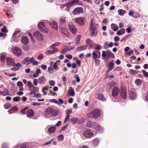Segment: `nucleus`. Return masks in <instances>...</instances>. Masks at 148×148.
<instances>
[{
  "label": "nucleus",
  "instance_id": "f257e3e1",
  "mask_svg": "<svg viewBox=\"0 0 148 148\" xmlns=\"http://www.w3.org/2000/svg\"><path fill=\"white\" fill-rule=\"evenodd\" d=\"M101 114V112L100 110L99 109H97L88 113L87 114V116L90 119H97L100 116Z\"/></svg>",
  "mask_w": 148,
  "mask_h": 148
},
{
  "label": "nucleus",
  "instance_id": "f03ea898",
  "mask_svg": "<svg viewBox=\"0 0 148 148\" xmlns=\"http://www.w3.org/2000/svg\"><path fill=\"white\" fill-rule=\"evenodd\" d=\"M90 36L93 37L96 35L98 33V31L95 25L93 24L92 20L90 23Z\"/></svg>",
  "mask_w": 148,
  "mask_h": 148
},
{
  "label": "nucleus",
  "instance_id": "7ed1b4c3",
  "mask_svg": "<svg viewBox=\"0 0 148 148\" xmlns=\"http://www.w3.org/2000/svg\"><path fill=\"white\" fill-rule=\"evenodd\" d=\"M129 97L132 100L135 99L137 97L136 92L135 90H130L129 91Z\"/></svg>",
  "mask_w": 148,
  "mask_h": 148
},
{
  "label": "nucleus",
  "instance_id": "20e7f679",
  "mask_svg": "<svg viewBox=\"0 0 148 148\" xmlns=\"http://www.w3.org/2000/svg\"><path fill=\"white\" fill-rule=\"evenodd\" d=\"M120 90L117 86L114 87L112 91V96L114 98L117 96L119 93Z\"/></svg>",
  "mask_w": 148,
  "mask_h": 148
},
{
  "label": "nucleus",
  "instance_id": "39448f33",
  "mask_svg": "<svg viewBox=\"0 0 148 148\" xmlns=\"http://www.w3.org/2000/svg\"><path fill=\"white\" fill-rule=\"evenodd\" d=\"M120 95L121 97L123 99H125L126 98V91L125 87L122 86L120 92Z\"/></svg>",
  "mask_w": 148,
  "mask_h": 148
},
{
  "label": "nucleus",
  "instance_id": "423d86ee",
  "mask_svg": "<svg viewBox=\"0 0 148 148\" xmlns=\"http://www.w3.org/2000/svg\"><path fill=\"white\" fill-rule=\"evenodd\" d=\"M67 21V18L66 16H62L61 17L59 20V23L60 25L65 24Z\"/></svg>",
  "mask_w": 148,
  "mask_h": 148
},
{
  "label": "nucleus",
  "instance_id": "0eeeda50",
  "mask_svg": "<svg viewBox=\"0 0 148 148\" xmlns=\"http://www.w3.org/2000/svg\"><path fill=\"white\" fill-rule=\"evenodd\" d=\"M34 35L35 37L38 40H42L43 39V37L40 33L38 32H34Z\"/></svg>",
  "mask_w": 148,
  "mask_h": 148
},
{
  "label": "nucleus",
  "instance_id": "6e6552de",
  "mask_svg": "<svg viewBox=\"0 0 148 148\" xmlns=\"http://www.w3.org/2000/svg\"><path fill=\"white\" fill-rule=\"evenodd\" d=\"M83 9L81 7H78L75 8L73 11V13L74 14H78L83 13Z\"/></svg>",
  "mask_w": 148,
  "mask_h": 148
},
{
  "label": "nucleus",
  "instance_id": "1a4fd4ad",
  "mask_svg": "<svg viewBox=\"0 0 148 148\" xmlns=\"http://www.w3.org/2000/svg\"><path fill=\"white\" fill-rule=\"evenodd\" d=\"M6 61L8 65L9 66H14L15 62L12 59L8 57L6 58Z\"/></svg>",
  "mask_w": 148,
  "mask_h": 148
},
{
  "label": "nucleus",
  "instance_id": "9d476101",
  "mask_svg": "<svg viewBox=\"0 0 148 148\" xmlns=\"http://www.w3.org/2000/svg\"><path fill=\"white\" fill-rule=\"evenodd\" d=\"M95 96L99 100L103 101L106 100V99L104 97V95L102 94L97 93L96 94Z\"/></svg>",
  "mask_w": 148,
  "mask_h": 148
},
{
  "label": "nucleus",
  "instance_id": "9b49d317",
  "mask_svg": "<svg viewBox=\"0 0 148 148\" xmlns=\"http://www.w3.org/2000/svg\"><path fill=\"white\" fill-rule=\"evenodd\" d=\"M21 49L18 47L15 48L13 50V53L17 56H20L21 54Z\"/></svg>",
  "mask_w": 148,
  "mask_h": 148
},
{
  "label": "nucleus",
  "instance_id": "f8f14e48",
  "mask_svg": "<svg viewBox=\"0 0 148 148\" xmlns=\"http://www.w3.org/2000/svg\"><path fill=\"white\" fill-rule=\"evenodd\" d=\"M84 136L87 138H90L93 135V133L89 130H87L83 134Z\"/></svg>",
  "mask_w": 148,
  "mask_h": 148
},
{
  "label": "nucleus",
  "instance_id": "ddd939ff",
  "mask_svg": "<svg viewBox=\"0 0 148 148\" xmlns=\"http://www.w3.org/2000/svg\"><path fill=\"white\" fill-rule=\"evenodd\" d=\"M49 24L50 25L52 28L56 30H57L58 28L57 23L53 21L51 22H49Z\"/></svg>",
  "mask_w": 148,
  "mask_h": 148
},
{
  "label": "nucleus",
  "instance_id": "4468645a",
  "mask_svg": "<svg viewBox=\"0 0 148 148\" xmlns=\"http://www.w3.org/2000/svg\"><path fill=\"white\" fill-rule=\"evenodd\" d=\"M69 27L71 31L73 34H75L76 32L77 29L73 25H69Z\"/></svg>",
  "mask_w": 148,
  "mask_h": 148
},
{
  "label": "nucleus",
  "instance_id": "2eb2a0df",
  "mask_svg": "<svg viewBox=\"0 0 148 148\" xmlns=\"http://www.w3.org/2000/svg\"><path fill=\"white\" fill-rule=\"evenodd\" d=\"M22 43L25 45H27L29 42L28 38L26 36H23L22 37L21 40Z\"/></svg>",
  "mask_w": 148,
  "mask_h": 148
},
{
  "label": "nucleus",
  "instance_id": "dca6fc26",
  "mask_svg": "<svg viewBox=\"0 0 148 148\" xmlns=\"http://www.w3.org/2000/svg\"><path fill=\"white\" fill-rule=\"evenodd\" d=\"M27 116L28 117H30L33 116L34 114V110L32 109H29L26 112Z\"/></svg>",
  "mask_w": 148,
  "mask_h": 148
},
{
  "label": "nucleus",
  "instance_id": "f3484780",
  "mask_svg": "<svg viewBox=\"0 0 148 148\" xmlns=\"http://www.w3.org/2000/svg\"><path fill=\"white\" fill-rule=\"evenodd\" d=\"M76 22L80 25H82L84 24V22L83 18L80 17L76 19Z\"/></svg>",
  "mask_w": 148,
  "mask_h": 148
},
{
  "label": "nucleus",
  "instance_id": "a211bd4d",
  "mask_svg": "<svg viewBox=\"0 0 148 148\" xmlns=\"http://www.w3.org/2000/svg\"><path fill=\"white\" fill-rule=\"evenodd\" d=\"M18 110V107L17 106H15L11 108L8 111L9 114H12L17 112Z\"/></svg>",
  "mask_w": 148,
  "mask_h": 148
},
{
  "label": "nucleus",
  "instance_id": "6ab92c4d",
  "mask_svg": "<svg viewBox=\"0 0 148 148\" xmlns=\"http://www.w3.org/2000/svg\"><path fill=\"white\" fill-rule=\"evenodd\" d=\"M45 82V79L44 76L40 77L38 79V82L40 84H42Z\"/></svg>",
  "mask_w": 148,
  "mask_h": 148
},
{
  "label": "nucleus",
  "instance_id": "aec40b11",
  "mask_svg": "<svg viewBox=\"0 0 148 148\" xmlns=\"http://www.w3.org/2000/svg\"><path fill=\"white\" fill-rule=\"evenodd\" d=\"M93 128L97 131H101L103 130L102 127L97 124H95Z\"/></svg>",
  "mask_w": 148,
  "mask_h": 148
},
{
  "label": "nucleus",
  "instance_id": "412c9836",
  "mask_svg": "<svg viewBox=\"0 0 148 148\" xmlns=\"http://www.w3.org/2000/svg\"><path fill=\"white\" fill-rule=\"evenodd\" d=\"M99 143V141L98 139L95 138L94 139L92 142V144L93 146L94 147H96L97 146Z\"/></svg>",
  "mask_w": 148,
  "mask_h": 148
},
{
  "label": "nucleus",
  "instance_id": "4be33fe9",
  "mask_svg": "<svg viewBox=\"0 0 148 148\" xmlns=\"http://www.w3.org/2000/svg\"><path fill=\"white\" fill-rule=\"evenodd\" d=\"M52 108L51 107H48L45 110V113L46 114H51V112L52 111Z\"/></svg>",
  "mask_w": 148,
  "mask_h": 148
},
{
  "label": "nucleus",
  "instance_id": "5701e85b",
  "mask_svg": "<svg viewBox=\"0 0 148 148\" xmlns=\"http://www.w3.org/2000/svg\"><path fill=\"white\" fill-rule=\"evenodd\" d=\"M107 53L108 55V58L110 57L112 58H113L114 57V54L111 52V51L109 50H107Z\"/></svg>",
  "mask_w": 148,
  "mask_h": 148
},
{
  "label": "nucleus",
  "instance_id": "b1692460",
  "mask_svg": "<svg viewBox=\"0 0 148 148\" xmlns=\"http://www.w3.org/2000/svg\"><path fill=\"white\" fill-rule=\"evenodd\" d=\"M81 38V36H79L76 37L75 41V44L76 45L78 46L79 45Z\"/></svg>",
  "mask_w": 148,
  "mask_h": 148
},
{
  "label": "nucleus",
  "instance_id": "393cba45",
  "mask_svg": "<svg viewBox=\"0 0 148 148\" xmlns=\"http://www.w3.org/2000/svg\"><path fill=\"white\" fill-rule=\"evenodd\" d=\"M56 129L55 126H51L49 128L48 130V132L50 134L54 132Z\"/></svg>",
  "mask_w": 148,
  "mask_h": 148
},
{
  "label": "nucleus",
  "instance_id": "a878e982",
  "mask_svg": "<svg viewBox=\"0 0 148 148\" xmlns=\"http://www.w3.org/2000/svg\"><path fill=\"white\" fill-rule=\"evenodd\" d=\"M68 93L69 95L71 96H74L75 95V93L74 91V89H72V90L69 89L68 91Z\"/></svg>",
  "mask_w": 148,
  "mask_h": 148
},
{
  "label": "nucleus",
  "instance_id": "bb28decb",
  "mask_svg": "<svg viewBox=\"0 0 148 148\" xmlns=\"http://www.w3.org/2000/svg\"><path fill=\"white\" fill-rule=\"evenodd\" d=\"M114 66V63L113 62H111L109 63L108 65V69H109V70L108 71V72H109V71L112 70V69L113 68Z\"/></svg>",
  "mask_w": 148,
  "mask_h": 148
},
{
  "label": "nucleus",
  "instance_id": "cd10ccee",
  "mask_svg": "<svg viewBox=\"0 0 148 148\" xmlns=\"http://www.w3.org/2000/svg\"><path fill=\"white\" fill-rule=\"evenodd\" d=\"M86 49L87 47L86 46H83L77 47V49L78 51H81L86 50Z\"/></svg>",
  "mask_w": 148,
  "mask_h": 148
},
{
  "label": "nucleus",
  "instance_id": "c85d7f7f",
  "mask_svg": "<svg viewBox=\"0 0 148 148\" xmlns=\"http://www.w3.org/2000/svg\"><path fill=\"white\" fill-rule=\"evenodd\" d=\"M118 12L119 15H123L126 12V10L122 9H119L118 10Z\"/></svg>",
  "mask_w": 148,
  "mask_h": 148
},
{
  "label": "nucleus",
  "instance_id": "c756f323",
  "mask_svg": "<svg viewBox=\"0 0 148 148\" xmlns=\"http://www.w3.org/2000/svg\"><path fill=\"white\" fill-rule=\"evenodd\" d=\"M107 54V51L106 52L105 51H102V58L104 59H106L108 58V56H107L106 54Z\"/></svg>",
  "mask_w": 148,
  "mask_h": 148
},
{
  "label": "nucleus",
  "instance_id": "7c9ffc66",
  "mask_svg": "<svg viewBox=\"0 0 148 148\" xmlns=\"http://www.w3.org/2000/svg\"><path fill=\"white\" fill-rule=\"evenodd\" d=\"M27 62L28 63H27V64L28 65L29 62V57H27L24 60H23L22 61V63L23 64H25Z\"/></svg>",
  "mask_w": 148,
  "mask_h": 148
},
{
  "label": "nucleus",
  "instance_id": "2f4dec72",
  "mask_svg": "<svg viewBox=\"0 0 148 148\" xmlns=\"http://www.w3.org/2000/svg\"><path fill=\"white\" fill-rule=\"evenodd\" d=\"M94 125H95V123H93L92 122H88V123H87V124H86L87 126L88 127H92L93 128Z\"/></svg>",
  "mask_w": 148,
  "mask_h": 148
},
{
  "label": "nucleus",
  "instance_id": "473e14b6",
  "mask_svg": "<svg viewBox=\"0 0 148 148\" xmlns=\"http://www.w3.org/2000/svg\"><path fill=\"white\" fill-rule=\"evenodd\" d=\"M4 106L5 108L8 109L11 107V105L10 103H8L5 104Z\"/></svg>",
  "mask_w": 148,
  "mask_h": 148
},
{
  "label": "nucleus",
  "instance_id": "72a5a7b5",
  "mask_svg": "<svg viewBox=\"0 0 148 148\" xmlns=\"http://www.w3.org/2000/svg\"><path fill=\"white\" fill-rule=\"evenodd\" d=\"M40 30L42 32L45 33H47L48 32V30L47 28H46L45 26L40 29Z\"/></svg>",
  "mask_w": 148,
  "mask_h": 148
},
{
  "label": "nucleus",
  "instance_id": "f704fd0d",
  "mask_svg": "<svg viewBox=\"0 0 148 148\" xmlns=\"http://www.w3.org/2000/svg\"><path fill=\"white\" fill-rule=\"evenodd\" d=\"M45 26V25L44 24V23L42 22L40 23L38 25V27L40 29L43 28V27Z\"/></svg>",
  "mask_w": 148,
  "mask_h": 148
},
{
  "label": "nucleus",
  "instance_id": "c9c22d12",
  "mask_svg": "<svg viewBox=\"0 0 148 148\" xmlns=\"http://www.w3.org/2000/svg\"><path fill=\"white\" fill-rule=\"evenodd\" d=\"M60 44V42H56L54 44H52L50 47L51 49H53L56 46H57L58 45H59Z\"/></svg>",
  "mask_w": 148,
  "mask_h": 148
},
{
  "label": "nucleus",
  "instance_id": "e433bc0d",
  "mask_svg": "<svg viewBox=\"0 0 148 148\" xmlns=\"http://www.w3.org/2000/svg\"><path fill=\"white\" fill-rule=\"evenodd\" d=\"M135 82L137 85H138L141 84L142 81L141 79H137L135 80Z\"/></svg>",
  "mask_w": 148,
  "mask_h": 148
},
{
  "label": "nucleus",
  "instance_id": "4c0bfd02",
  "mask_svg": "<svg viewBox=\"0 0 148 148\" xmlns=\"http://www.w3.org/2000/svg\"><path fill=\"white\" fill-rule=\"evenodd\" d=\"M101 45L99 44H97L95 46L94 49L97 50H101Z\"/></svg>",
  "mask_w": 148,
  "mask_h": 148
},
{
  "label": "nucleus",
  "instance_id": "58836bf2",
  "mask_svg": "<svg viewBox=\"0 0 148 148\" xmlns=\"http://www.w3.org/2000/svg\"><path fill=\"white\" fill-rule=\"evenodd\" d=\"M86 44L88 45H91L92 43V40L88 38L86 41Z\"/></svg>",
  "mask_w": 148,
  "mask_h": 148
},
{
  "label": "nucleus",
  "instance_id": "ea45409f",
  "mask_svg": "<svg viewBox=\"0 0 148 148\" xmlns=\"http://www.w3.org/2000/svg\"><path fill=\"white\" fill-rule=\"evenodd\" d=\"M21 100V98L19 96L14 97L13 98V101H14L17 102Z\"/></svg>",
  "mask_w": 148,
  "mask_h": 148
},
{
  "label": "nucleus",
  "instance_id": "a19ab883",
  "mask_svg": "<svg viewBox=\"0 0 148 148\" xmlns=\"http://www.w3.org/2000/svg\"><path fill=\"white\" fill-rule=\"evenodd\" d=\"M1 31L4 33H7L8 32L5 26H4L1 29Z\"/></svg>",
  "mask_w": 148,
  "mask_h": 148
},
{
  "label": "nucleus",
  "instance_id": "79ce46f5",
  "mask_svg": "<svg viewBox=\"0 0 148 148\" xmlns=\"http://www.w3.org/2000/svg\"><path fill=\"white\" fill-rule=\"evenodd\" d=\"M129 72L132 75L136 74L137 73V71H135L132 69H130L129 71Z\"/></svg>",
  "mask_w": 148,
  "mask_h": 148
},
{
  "label": "nucleus",
  "instance_id": "37998d69",
  "mask_svg": "<svg viewBox=\"0 0 148 148\" xmlns=\"http://www.w3.org/2000/svg\"><path fill=\"white\" fill-rule=\"evenodd\" d=\"M51 114L53 116H56L57 114V112L56 110H54L52 109V111L51 112Z\"/></svg>",
  "mask_w": 148,
  "mask_h": 148
},
{
  "label": "nucleus",
  "instance_id": "c03bdc74",
  "mask_svg": "<svg viewBox=\"0 0 148 148\" xmlns=\"http://www.w3.org/2000/svg\"><path fill=\"white\" fill-rule=\"evenodd\" d=\"M27 86L30 88H32V87H33V85L31 82L28 81L27 83Z\"/></svg>",
  "mask_w": 148,
  "mask_h": 148
},
{
  "label": "nucleus",
  "instance_id": "a18cd8bd",
  "mask_svg": "<svg viewBox=\"0 0 148 148\" xmlns=\"http://www.w3.org/2000/svg\"><path fill=\"white\" fill-rule=\"evenodd\" d=\"M142 72L143 73L144 76L148 78V73L147 72L144 70H142Z\"/></svg>",
  "mask_w": 148,
  "mask_h": 148
},
{
  "label": "nucleus",
  "instance_id": "49530a36",
  "mask_svg": "<svg viewBox=\"0 0 148 148\" xmlns=\"http://www.w3.org/2000/svg\"><path fill=\"white\" fill-rule=\"evenodd\" d=\"M5 57L4 55H2L1 56V61L2 62H4L5 61Z\"/></svg>",
  "mask_w": 148,
  "mask_h": 148
},
{
  "label": "nucleus",
  "instance_id": "de8ad7c7",
  "mask_svg": "<svg viewBox=\"0 0 148 148\" xmlns=\"http://www.w3.org/2000/svg\"><path fill=\"white\" fill-rule=\"evenodd\" d=\"M92 55L94 60L95 59L97 58V54L95 52L93 51L92 53Z\"/></svg>",
  "mask_w": 148,
  "mask_h": 148
},
{
  "label": "nucleus",
  "instance_id": "09e8293b",
  "mask_svg": "<svg viewBox=\"0 0 148 148\" xmlns=\"http://www.w3.org/2000/svg\"><path fill=\"white\" fill-rule=\"evenodd\" d=\"M77 121L78 119L77 118H74L71 120V121L73 124H75Z\"/></svg>",
  "mask_w": 148,
  "mask_h": 148
},
{
  "label": "nucleus",
  "instance_id": "8fccbe9b",
  "mask_svg": "<svg viewBox=\"0 0 148 148\" xmlns=\"http://www.w3.org/2000/svg\"><path fill=\"white\" fill-rule=\"evenodd\" d=\"M6 14L8 16L10 17H13V16L12 15L11 13H9L8 10H7V11Z\"/></svg>",
  "mask_w": 148,
  "mask_h": 148
},
{
  "label": "nucleus",
  "instance_id": "3c124183",
  "mask_svg": "<svg viewBox=\"0 0 148 148\" xmlns=\"http://www.w3.org/2000/svg\"><path fill=\"white\" fill-rule=\"evenodd\" d=\"M32 90L33 91H34V92H37L38 90V88L36 87L33 86V87H32Z\"/></svg>",
  "mask_w": 148,
  "mask_h": 148
},
{
  "label": "nucleus",
  "instance_id": "603ef678",
  "mask_svg": "<svg viewBox=\"0 0 148 148\" xmlns=\"http://www.w3.org/2000/svg\"><path fill=\"white\" fill-rule=\"evenodd\" d=\"M38 79H35L33 81V84L34 86H37L38 85Z\"/></svg>",
  "mask_w": 148,
  "mask_h": 148
},
{
  "label": "nucleus",
  "instance_id": "864d4df0",
  "mask_svg": "<svg viewBox=\"0 0 148 148\" xmlns=\"http://www.w3.org/2000/svg\"><path fill=\"white\" fill-rule=\"evenodd\" d=\"M50 85L52 86H54L55 84V82L53 80H51L49 82Z\"/></svg>",
  "mask_w": 148,
  "mask_h": 148
},
{
  "label": "nucleus",
  "instance_id": "5fc2aeb1",
  "mask_svg": "<svg viewBox=\"0 0 148 148\" xmlns=\"http://www.w3.org/2000/svg\"><path fill=\"white\" fill-rule=\"evenodd\" d=\"M4 93H3V95H1L3 96H5V95H9V92L8 89L7 90H5Z\"/></svg>",
  "mask_w": 148,
  "mask_h": 148
},
{
  "label": "nucleus",
  "instance_id": "6e6d98bb",
  "mask_svg": "<svg viewBox=\"0 0 148 148\" xmlns=\"http://www.w3.org/2000/svg\"><path fill=\"white\" fill-rule=\"evenodd\" d=\"M28 108L27 107L25 108L24 109L21 110V112L23 114H25L26 111V110Z\"/></svg>",
  "mask_w": 148,
  "mask_h": 148
},
{
  "label": "nucleus",
  "instance_id": "4d7b16f0",
  "mask_svg": "<svg viewBox=\"0 0 148 148\" xmlns=\"http://www.w3.org/2000/svg\"><path fill=\"white\" fill-rule=\"evenodd\" d=\"M65 112L66 113V114H69L70 113H72V110L71 109L67 110L65 111Z\"/></svg>",
  "mask_w": 148,
  "mask_h": 148
},
{
  "label": "nucleus",
  "instance_id": "13d9d810",
  "mask_svg": "<svg viewBox=\"0 0 148 148\" xmlns=\"http://www.w3.org/2000/svg\"><path fill=\"white\" fill-rule=\"evenodd\" d=\"M133 16L135 18H138L139 17V15L137 13H134Z\"/></svg>",
  "mask_w": 148,
  "mask_h": 148
},
{
  "label": "nucleus",
  "instance_id": "bf43d9fd",
  "mask_svg": "<svg viewBox=\"0 0 148 148\" xmlns=\"http://www.w3.org/2000/svg\"><path fill=\"white\" fill-rule=\"evenodd\" d=\"M49 89V87L45 86L43 87L42 89V91L43 92L44 91L47 90Z\"/></svg>",
  "mask_w": 148,
  "mask_h": 148
},
{
  "label": "nucleus",
  "instance_id": "052dcab7",
  "mask_svg": "<svg viewBox=\"0 0 148 148\" xmlns=\"http://www.w3.org/2000/svg\"><path fill=\"white\" fill-rule=\"evenodd\" d=\"M53 68L56 70H57L58 69V68L57 67V63L56 62H55L53 64Z\"/></svg>",
  "mask_w": 148,
  "mask_h": 148
},
{
  "label": "nucleus",
  "instance_id": "680f3d73",
  "mask_svg": "<svg viewBox=\"0 0 148 148\" xmlns=\"http://www.w3.org/2000/svg\"><path fill=\"white\" fill-rule=\"evenodd\" d=\"M43 58V56L42 54H40L38 57V58L39 60H42Z\"/></svg>",
  "mask_w": 148,
  "mask_h": 148
},
{
  "label": "nucleus",
  "instance_id": "e2e57ef3",
  "mask_svg": "<svg viewBox=\"0 0 148 148\" xmlns=\"http://www.w3.org/2000/svg\"><path fill=\"white\" fill-rule=\"evenodd\" d=\"M52 51V50L51 51L50 50H48L46 52V54H54L53 53V52Z\"/></svg>",
  "mask_w": 148,
  "mask_h": 148
},
{
  "label": "nucleus",
  "instance_id": "0e129e2a",
  "mask_svg": "<svg viewBox=\"0 0 148 148\" xmlns=\"http://www.w3.org/2000/svg\"><path fill=\"white\" fill-rule=\"evenodd\" d=\"M65 57L69 59H71L72 58V56L70 54H66Z\"/></svg>",
  "mask_w": 148,
  "mask_h": 148
},
{
  "label": "nucleus",
  "instance_id": "69168bd1",
  "mask_svg": "<svg viewBox=\"0 0 148 148\" xmlns=\"http://www.w3.org/2000/svg\"><path fill=\"white\" fill-rule=\"evenodd\" d=\"M108 42L106 41L105 42L104 47L105 49H107L108 48Z\"/></svg>",
  "mask_w": 148,
  "mask_h": 148
},
{
  "label": "nucleus",
  "instance_id": "338daca9",
  "mask_svg": "<svg viewBox=\"0 0 148 148\" xmlns=\"http://www.w3.org/2000/svg\"><path fill=\"white\" fill-rule=\"evenodd\" d=\"M79 1V0H73L71 2H72V5H73L75 4H76L78 3Z\"/></svg>",
  "mask_w": 148,
  "mask_h": 148
},
{
  "label": "nucleus",
  "instance_id": "774afa93",
  "mask_svg": "<svg viewBox=\"0 0 148 148\" xmlns=\"http://www.w3.org/2000/svg\"><path fill=\"white\" fill-rule=\"evenodd\" d=\"M41 67L42 69L45 70L46 69L47 66L45 65L42 64L41 65Z\"/></svg>",
  "mask_w": 148,
  "mask_h": 148
}]
</instances>
